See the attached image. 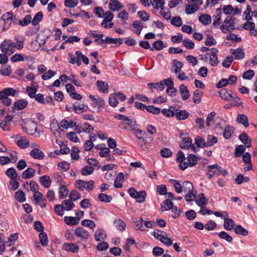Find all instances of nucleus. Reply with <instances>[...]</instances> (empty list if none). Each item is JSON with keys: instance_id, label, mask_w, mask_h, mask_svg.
Listing matches in <instances>:
<instances>
[{"instance_id": "a18cd8bd", "label": "nucleus", "mask_w": 257, "mask_h": 257, "mask_svg": "<svg viewBox=\"0 0 257 257\" xmlns=\"http://www.w3.org/2000/svg\"><path fill=\"white\" fill-rule=\"evenodd\" d=\"M113 224L116 228L121 231L124 230L125 229L126 226L124 222L120 219L114 220L113 221Z\"/></svg>"}, {"instance_id": "412c9836", "label": "nucleus", "mask_w": 257, "mask_h": 257, "mask_svg": "<svg viewBox=\"0 0 257 257\" xmlns=\"http://www.w3.org/2000/svg\"><path fill=\"white\" fill-rule=\"evenodd\" d=\"M65 222L69 225H75L79 223L80 217L65 216L64 218Z\"/></svg>"}, {"instance_id": "473e14b6", "label": "nucleus", "mask_w": 257, "mask_h": 257, "mask_svg": "<svg viewBox=\"0 0 257 257\" xmlns=\"http://www.w3.org/2000/svg\"><path fill=\"white\" fill-rule=\"evenodd\" d=\"M173 206V203L170 199L165 200L161 204V208L162 211H165L171 209Z\"/></svg>"}, {"instance_id": "f257e3e1", "label": "nucleus", "mask_w": 257, "mask_h": 257, "mask_svg": "<svg viewBox=\"0 0 257 257\" xmlns=\"http://www.w3.org/2000/svg\"><path fill=\"white\" fill-rule=\"evenodd\" d=\"M16 91L13 88H6L0 91V100L6 106H10L12 103V100L9 96H15Z\"/></svg>"}, {"instance_id": "37998d69", "label": "nucleus", "mask_w": 257, "mask_h": 257, "mask_svg": "<svg viewBox=\"0 0 257 257\" xmlns=\"http://www.w3.org/2000/svg\"><path fill=\"white\" fill-rule=\"evenodd\" d=\"M235 233L246 236L248 234V231L244 228L241 225H237L236 227L233 228Z\"/></svg>"}, {"instance_id": "2f4dec72", "label": "nucleus", "mask_w": 257, "mask_h": 257, "mask_svg": "<svg viewBox=\"0 0 257 257\" xmlns=\"http://www.w3.org/2000/svg\"><path fill=\"white\" fill-rule=\"evenodd\" d=\"M234 132V127L232 126H227L223 132V136L225 139H230Z\"/></svg>"}, {"instance_id": "c85d7f7f", "label": "nucleus", "mask_w": 257, "mask_h": 257, "mask_svg": "<svg viewBox=\"0 0 257 257\" xmlns=\"http://www.w3.org/2000/svg\"><path fill=\"white\" fill-rule=\"evenodd\" d=\"M147 85L148 88L151 90L155 88L158 89L160 91H163L165 88V86H163V82L161 81L160 82L149 83ZM151 91L153 92V91Z\"/></svg>"}, {"instance_id": "69168bd1", "label": "nucleus", "mask_w": 257, "mask_h": 257, "mask_svg": "<svg viewBox=\"0 0 257 257\" xmlns=\"http://www.w3.org/2000/svg\"><path fill=\"white\" fill-rule=\"evenodd\" d=\"M195 144L198 148L206 147L205 141L204 139L200 137H197L195 139Z\"/></svg>"}, {"instance_id": "4d7b16f0", "label": "nucleus", "mask_w": 257, "mask_h": 257, "mask_svg": "<svg viewBox=\"0 0 257 257\" xmlns=\"http://www.w3.org/2000/svg\"><path fill=\"white\" fill-rule=\"evenodd\" d=\"M61 186L59 190V198L60 199H64L67 196L68 190L66 186L63 185Z\"/></svg>"}, {"instance_id": "0e129e2a", "label": "nucleus", "mask_w": 257, "mask_h": 257, "mask_svg": "<svg viewBox=\"0 0 257 257\" xmlns=\"http://www.w3.org/2000/svg\"><path fill=\"white\" fill-rule=\"evenodd\" d=\"M245 151V147L244 146L240 145L236 146L235 149L234 156L236 157H239Z\"/></svg>"}, {"instance_id": "20e7f679", "label": "nucleus", "mask_w": 257, "mask_h": 257, "mask_svg": "<svg viewBox=\"0 0 257 257\" xmlns=\"http://www.w3.org/2000/svg\"><path fill=\"white\" fill-rule=\"evenodd\" d=\"M235 18L233 16H228L224 20L223 24L220 26V30L223 33H227L229 30H234Z\"/></svg>"}, {"instance_id": "6e6d98bb", "label": "nucleus", "mask_w": 257, "mask_h": 257, "mask_svg": "<svg viewBox=\"0 0 257 257\" xmlns=\"http://www.w3.org/2000/svg\"><path fill=\"white\" fill-rule=\"evenodd\" d=\"M62 205L63 208L67 211L71 210L74 206V204L72 201L68 199L64 200Z\"/></svg>"}, {"instance_id": "aec40b11", "label": "nucleus", "mask_w": 257, "mask_h": 257, "mask_svg": "<svg viewBox=\"0 0 257 257\" xmlns=\"http://www.w3.org/2000/svg\"><path fill=\"white\" fill-rule=\"evenodd\" d=\"M96 86L100 92L104 93H107L108 92V87L107 83L101 80H98L96 82Z\"/></svg>"}, {"instance_id": "423d86ee", "label": "nucleus", "mask_w": 257, "mask_h": 257, "mask_svg": "<svg viewBox=\"0 0 257 257\" xmlns=\"http://www.w3.org/2000/svg\"><path fill=\"white\" fill-rule=\"evenodd\" d=\"M222 119L218 116H215V113H209L206 118V124L207 126H209L212 124L216 125H220ZM217 126H216V127Z\"/></svg>"}, {"instance_id": "f8f14e48", "label": "nucleus", "mask_w": 257, "mask_h": 257, "mask_svg": "<svg viewBox=\"0 0 257 257\" xmlns=\"http://www.w3.org/2000/svg\"><path fill=\"white\" fill-rule=\"evenodd\" d=\"M31 156L35 159L42 160L44 157V153L39 148H35L30 153Z\"/></svg>"}, {"instance_id": "49530a36", "label": "nucleus", "mask_w": 257, "mask_h": 257, "mask_svg": "<svg viewBox=\"0 0 257 257\" xmlns=\"http://www.w3.org/2000/svg\"><path fill=\"white\" fill-rule=\"evenodd\" d=\"M203 93L199 90H196L193 95V101L195 103H199L201 101Z\"/></svg>"}, {"instance_id": "f03ea898", "label": "nucleus", "mask_w": 257, "mask_h": 257, "mask_svg": "<svg viewBox=\"0 0 257 257\" xmlns=\"http://www.w3.org/2000/svg\"><path fill=\"white\" fill-rule=\"evenodd\" d=\"M15 42L10 39H5L1 44L0 49L5 54L11 55L15 51Z\"/></svg>"}, {"instance_id": "bf43d9fd", "label": "nucleus", "mask_w": 257, "mask_h": 257, "mask_svg": "<svg viewBox=\"0 0 257 257\" xmlns=\"http://www.w3.org/2000/svg\"><path fill=\"white\" fill-rule=\"evenodd\" d=\"M108 103L112 107H115L118 103L117 97L114 93H111L109 95Z\"/></svg>"}, {"instance_id": "a211bd4d", "label": "nucleus", "mask_w": 257, "mask_h": 257, "mask_svg": "<svg viewBox=\"0 0 257 257\" xmlns=\"http://www.w3.org/2000/svg\"><path fill=\"white\" fill-rule=\"evenodd\" d=\"M132 26L135 29L133 32L137 35H140L142 30L143 29V25L141 21H135L132 23Z\"/></svg>"}, {"instance_id": "338daca9", "label": "nucleus", "mask_w": 257, "mask_h": 257, "mask_svg": "<svg viewBox=\"0 0 257 257\" xmlns=\"http://www.w3.org/2000/svg\"><path fill=\"white\" fill-rule=\"evenodd\" d=\"M254 72L253 70L249 69L245 71L242 75V77L244 79L250 80L254 76Z\"/></svg>"}, {"instance_id": "6ab92c4d", "label": "nucleus", "mask_w": 257, "mask_h": 257, "mask_svg": "<svg viewBox=\"0 0 257 257\" xmlns=\"http://www.w3.org/2000/svg\"><path fill=\"white\" fill-rule=\"evenodd\" d=\"M179 89L182 99L184 100L188 99L190 96V94L187 86L184 84H181L179 86Z\"/></svg>"}, {"instance_id": "6e6552de", "label": "nucleus", "mask_w": 257, "mask_h": 257, "mask_svg": "<svg viewBox=\"0 0 257 257\" xmlns=\"http://www.w3.org/2000/svg\"><path fill=\"white\" fill-rule=\"evenodd\" d=\"M223 214H224L223 227L226 230H231L234 228L235 223L231 218H228V215L226 211H224Z\"/></svg>"}, {"instance_id": "c756f323", "label": "nucleus", "mask_w": 257, "mask_h": 257, "mask_svg": "<svg viewBox=\"0 0 257 257\" xmlns=\"http://www.w3.org/2000/svg\"><path fill=\"white\" fill-rule=\"evenodd\" d=\"M166 117L176 116L178 120H184L188 118L189 113H163Z\"/></svg>"}, {"instance_id": "cd10ccee", "label": "nucleus", "mask_w": 257, "mask_h": 257, "mask_svg": "<svg viewBox=\"0 0 257 257\" xmlns=\"http://www.w3.org/2000/svg\"><path fill=\"white\" fill-rule=\"evenodd\" d=\"M199 21L204 25L205 26L208 25L211 22V17L208 14H202L199 17Z\"/></svg>"}, {"instance_id": "13d9d810", "label": "nucleus", "mask_w": 257, "mask_h": 257, "mask_svg": "<svg viewBox=\"0 0 257 257\" xmlns=\"http://www.w3.org/2000/svg\"><path fill=\"white\" fill-rule=\"evenodd\" d=\"M80 197V194L75 190H72L69 195L70 200L72 202L78 200Z\"/></svg>"}, {"instance_id": "c9c22d12", "label": "nucleus", "mask_w": 257, "mask_h": 257, "mask_svg": "<svg viewBox=\"0 0 257 257\" xmlns=\"http://www.w3.org/2000/svg\"><path fill=\"white\" fill-rule=\"evenodd\" d=\"M198 197V198L196 200L195 202L199 206H204L207 204L208 200L203 193L199 194Z\"/></svg>"}, {"instance_id": "9d476101", "label": "nucleus", "mask_w": 257, "mask_h": 257, "mask_svg": "<svg viewBox=\"0 0 257 257\" xmlns=\"http://www.w3.org/2000/svg\"><path fill=\"white\" fill-rule=\"evenodd\" d=\"M75 234L77 237L81 238L83 239H87L89 235L88 232L81 227H79L75 229Z\"/></svg>"}, {"instance_id": "dca6fc26", "label": "nucleus", "mask_w": 257, "mask_h": 257, "mask_svg": "<svg viewBox=\"0 0 257 257\" xmlns=\"http://www.w3.org/2000/svg\"><path fill=\"white\" fill-rule=\"evenodd\" d=\"M104 18L102 20V22L101 24V25L104 28H107V25L106 23L108 22H110L113 19L114 16L112 12L110 11H107L105 13Z\"/></svg>"}, {"instance_id": "603ef678", "label": "nucleus", "mask_w": 257, "mask_h": 257, "mask_svg": "<svg viewBox=\"0 0 257 257\" xmlns=\"http://www.w3.org/2000/svg\"><path fill=\"white\" fill-rule=\"evenodd\" d=\"M39 237L40 239V242L43 246H45L47 245L48 239L47 235L45 232H44V231L40 232L39 235Z\"/></svg>"}, {"instance_id": "e2e57ef3", "label": "nucleus", "mask_w": 257, "mask_h": 257, "mask_svg": "<svg viewBox=\"0 0 257 257\" xmlns=\"http://www.w3.org/2000/svg\"><path fill=\"white\" fill-rule=\"evenodd\" d=\"M218 235L220 238L224 239L228 242L232 241V237L225 231H222L220 232Z\"/></svg>"}, {"instance_id": "4c0bfd02", "label": "nucleus", "mask_w": 257, "mask_h": 257, "mask_svg": "<svg viewBox=\"0 0 257 257\" xmlns=\"http://www.w3.org/2000/svg\"><path fill=\"white\" fill-rule=\"evenodd\" d=\"M104 232L102 229L97 230L94 234L95 239L97 241L104 239L106 237V234Z\"/></svg>"}, {"instance_id": "4be33fe9", "label": "nucleus", "mask_w": 257, "mask_h": 257, "mask_svg": "<svg viewBox=\"0 0 257 257\" xmlns=\"http://www.w3.org/2000/svg\"><path fill=\"white\" fill-rule=\"evenodd\" d=\"M192 140L191 138L187 137L182 139L180 143V147L182 149L189 150L191 146Z\"/></svg>"}, {"instance_id": "5701e85b", "label": "nucleus", "mask_w": 257, "mask_h": 257, "mask_svg": "<svg viewBox=\"0 0 257 257\" xmlns=\"http://www.w3.org/2000/svg\"><path fill=\"white\" fill-rule=\"evenodd\" d=\"M108 7L112 11H118L122 8L121 4L117 0H110Z\"/></svg>"}, {"instance_id": "58836bf2", "label": "nucleus", "mask_w": 257, "mask_h": 257, "mask_svg": "<svg viewBox=\"0 0 257 257\" xmlns=\"http://www.w3.org/2000/svg\"><path fill=\"white\" fill-rule=\"evenodd\" d=\"M237 121L238 122L242 124L246 127L249 126L247 117L243 113L238 115Z\"/></svg>"}, {"instance_id": "ddd939ff", "label": "nucleus", "mask_w": 257, "mask_h": 257, "mask_svg": "<svg viewBox=\"0 0 257 257\" xmlns=\"http://www.w3.org/2000/svg\"><path fill=\"white\" fill-rule=\"evenodd\" d=\"M230 52L236 60H241L244 57V52L242 49L238 48L236 49H231Z\"/></svg>"}, {"instance_id": "3c124183", "label": "nucleus", "mask_w": 257, "mask_h": 257, "mask_svg": "<svg viewBox=\"0 0 257 257\" xmlns=\"http://www.w3.org/2000/svg\"><path fill=\"white\" fill-rule=\"evenodd\" d=\"M217 142V137L213 136L211 135H209L207 136V141L206 143V147L212 146L214 144Z\"/></svg>"}, {"instance_id": "c03bdc74", "label": "nucleus", "mask_w": 257, "mask_h": 257, "mask_svg": "<svg viewBox=\"0 0 257 257\" xmlns=\"http://www.w3.org/2000/svg\"><path fill=\"white\" fill-rule=\"evenodd\" d=\"M43 14L42 12H39L35 14L32 21V24L33 26L38 25L43 19Z\"/></svg>"}, {"instance_id": "f704fd0d", "label": "nucleus", "mask_w": 257, "mask_h": 257, "mask_svg": "<svg viewBox=\"0 0 257 257\" xmlns=\"http://www.w3.org/2000/svg\"><path fill=\"white\" fill-rule=\"evenodd\" d=\"M115 118L123 121L126 124L130 125L135 119L130 118L129 117L120 113L115 115Z\"/></svg>"}, {"instance_id": "7c9ffc66", "label": "nucleus", "mask_w": 257, "mask_h": 257, "mask_svg": "<svg viewBox=\"0 0 257 257\" xmlns=\"http://www.w3.org/2000/svg\"><path fill=\"white\" fill-rule=\"evenodd\" d=\"M124 180V175L122 173L120 172L116 177L114 182V186L116 188H120L122 185L121 182Z\"/></svg>"}, {"instance_id": "393cba45", "label": "nucleus", "mask_w": 257, "mask_h": 257, "mask_svg": "<svg viewBox=\"0 0 257 257\" xmlns=\"http://www.w3.org/2000/svg\"><path fill=\"white\" fill-rule=\"evenodd\" d=\"M167 47V44H164L163 42L161 40H157L155 41L152 44V47L150 48L151 51H153L154 49L156 50H161L164 48Z\"/></svg>"}, {"instance_id": "8fccbe9b", "label": "nucleus", "mask_w": 257, "mask_h": 257, "mask_svg": "<svg viewBox=\"0 0 257 257\" xmlns=\"http://www.w3.org/2000/svg\"><path fill=\"white\" fill-rule=\"evenodd\" d=\"M81 224L84 227H89L91 229H93L96 226V224L92 220L84 219L81 221Z\"/></svg>"}, {"instance_id": "a19ab883", "label": "nucleus", "mask_w": 257, "mask_h": 257, "mask_svg": "<svg viewBox=\"0 0 257 257\" xmlns=\"http://www.w3.org/2000/svg\"><path fill=\"white\" fill-rule=\"evenodd\" d=\"M169 181L174 186L177 193H180L182 192V184H181L179 181L171 179Z\"/></svg>"}, {"instance_id": "a878e982", "label": "nucleus", "mask_w": 257, "mask_h": 257, "mask_svg": "<svg viewBox=\"0 0 257 257\" xmlns=\"http://www.w3.org/2000/svg\"><path fill=\"white\" fill-rule=\"evenodd\" d=\"M39 181L42 185H43L46 188H49L51 184L50 178L49 176L47 175H43L40 177Z\"/></svg>"}, {"instance_id": "de8ad7c7", "label": "nucleus", "mask_w": 257, "mask_h": 257, "mask_svg": "<svg viewBox=\"0 0 257 257\" xmlns=\"http://www.w3.org/2000/svg\"><path fill=\"white\" fill-rule=\"evenodd\" d=\"M15 197L16 199L20 202H23L26 201V198L24 192L22 190H18L15 193Z\"/></svg>"}, {"instance_id": "e433bc0d", "label": "nucleus", "mask_w": 257, "mask_h": 257, "mask_svg": "<svg viewBox=\"0 0 257 257\" xmlns=\"http://www.w3.org/2000/svg\"><path fill=\"white\" fill-rule=\"evenodd\" d=\"M193 186L191 182L185 181L182 182V191L185 193L193 192Z\"/></svg>"}, {"instance_id": "680f3d73", "label": "nucleus", "mask_w": 257, "mask_h": 257, "mask_svg": "<svg viewBox=\"0 0 257 257\" xmlns=\"http://www.w3.org/2000/svg\"><path fill=\"white\" fill-rule=\"evenodd\" d=\"M94 172V168L91 166H86L81 169V173L83 176H87L92 174Z\"/></svg>"}, {"instance_id": "72a5a7b5", "label": "nucleus", "mask_w": 257, "mask_h": 257, "mask_svg": "<svg viewBox=\"0 0 257 257\" xmlns=\"http://www.w3.org/2000/svg\"><path fill=\"white\" fill-rule=\"evenodd\" d=\"M14 40L16 41L15 42L16 49L19 50H22L24 48V38L19 36H16L14 37Z\"/></svg>"}, {"instance_id": "774afa93", "label": "nucleus", "mask_w": 257, "mask_h": 257, "mask_svg": "<svg viewBox=\"0 0 257 257\" xmlns=\"http://www.w3.org/2000/svg\"><path fill=\"white\" fill-rule=\"evenodd\" d=\"M87 184V181L79 179L76 182V187L80 191H83Z\"/></svg>"}, {"instance_id": "bb28decb", "label": "nucleus", "mask_w": 257, "mask_h": 257, "mask_svg": "<svg viewBox=\"0 0 257 257\" xmlns=\"http://www.w3.org/2000/svg\"><path fill=\"white\" fill-rule=\"evenodd\" d=\"M36 171L32 168H28L23 172L22 177L24 179H30L35 175Z\"/></svg>"}, {"instance_id": "79ce46f5", "label": "nucleus", "mask_w": 257, "mask_h": 257, "mask_svg": "<svg viewBox=\"0 0 257 257\" xmlns=\"http://www.w3.org/2000/svg\"><path fill=\"white\" fill-rule=\"evenodd\" d=\"M105 43L108 44H117L118 46L122 44V40L121 38H112L109 36L105 38Z\"/></svg>"}, {"instance_id": "052dcab7", "label": "nucleus", "mask_w": 257, "mask_h": 257, "mask_svg": "<svg viewBox=\"0 0 257 257\" xmlns=\"http://www.w3.org/2000/svg\"><path fill=\"white\" fill-rule=\"evenodd\" d=\"M183 46L186 49H193L194 48L195 44L190 39L185 38L183 40Z\"/></svg>"}, {"instance_id": "b1692460", "label": "nucleus", "mask_w": 257, "mask_h": 257, "mask_svg": "<svg viewBox=\"0 0 257 257\" xmlns=\"http://www.w3.org/2000/svg\"><path fill=\"white\" fill-rule=\"evenodd\" d=\"M216 169L218 172V173L223 175V176H226L227 174V171L222 169L220 166H219L217 164H214L212 165H209L207 167V170H208V172H211V169Z\"/></svg>"}, {"instance_id": "39448f33", "label": "nucleus", "mask_w": 257, "mask_h": 257, "mask_svg": "<svg viewBox=\"0 0 257 257\" xmlns=\"http://www.w3.org/2000/svg\"><path fill=\"white\" fill-rule=\"evenodd\" d=\"M187 162H185V163H183V165H179V168L181 170H185L186 169H187L188 167H193L198 162V159L197 157L193 154H189L188 155L187 157Z\"/></svg>"}, {"instance_id": "2eb2a0df", "label": "nucleus", "mask_w": 257, "mask_h": 257, "mask_svg": "<svg viewBox=\"0 0 257 257\" xmlns=\"http://www.w3.org/2000/svg\"><path fill=\"white\" fill-rule=\"evenodd\" d=\"M238 139L246 147L249 148L251 146V140L246 133L240 134Z\"/></svg>"}, {"instance_id": "f3484780", "label": "nucleus", "mask_w": 257, "mask_h": 257, "mask_svg": "<svg viewBox=\"0 0 257 257\" xmlns=\"http://www.w3.org/2000/svg\"><path fill=\"white\" fill-rule=\"evenodd\" d=\"M35 84H37L36 82H33L32 83V85L34 86H27L26 87V90L28 92V95L30 98H34L35 96L37 95L36 92L38 90V86L35 85Z\"/></svg>"}, {"instance_id": "864d4df0", "label": "nucleus", "mask_w": 257, "mask_h": 257, "mask_svg": "<svg viewBox=\"0 0 257 257\" xmlns=\"http://www.w3.org/2000/svg\"><path fill=\"white\" fill-rule=\"evenodd\" d=\"M32 17L30 15H27L25 17L19 21V24L23 27L28 26L31 22Z\"/></svg>"}, {"instance_id": "9b49d317", "label": "nucleus", "mask_w": 257, "mask_h": 257, "mask_svg": "<svg viewBox=\"0 0 257 257\" xmlns=\"http://www.w3.org/2000/svg\"><path fill=\"white\" fill-rule=\"evenodd\" d=\"M63 248L67 251H70L73 253H76L79 249V246L74 243H64L63 245Z\"/></svg>"}, {"instance_id": "4468645a", "label": "nucleus", "mask_w": 257, "mask_h": 257, "mask_svg": "<svg viewBox=\"0 0 257 257\" xmlns=\"http://www.w3.org/2000/svg\"><path fill=\"white\" fill-rule=\"evenodd\" d=\"M220 97L223 100H229L231 99L232 97L233 93L232 91L231 90L223 88L221 89L219 92Z\"/></svg>"}, {"instance_id": "0eeeda50", "label": "nucleus", "mask_w": 257, "mask_h": 257, "mask_svg": "<svg viewBox=\"0 0 257 257\" xmlns=\"http://www.w3.org/2000/svg\"><path fill=\"white\" fill-rule=\"evenodd\" d=\"M13 117L11 115H7L4 119L0 120V127L5 131L10 130V126Z\"/></svg>"}, {"instance_id": "ea45409f", "label": "nucleus", "mask_w": 257, "mask_h": 257, "mask_svg": "<svg viewBox=\"0 0 257 257\" xmlns=\"http://www.w3.org/2000/svg\"><path fill=\"white\" fill-rule=\"evenodd\" d=\"M199 10V7L197 5H188L186 7L185 13L187 15H190L194 13Z\"/></svg>"}, {"instance_id": "5fc2aeb1", "label": "nucleus", "mask_w": 257, "mask_h": 257, "mask_svg": "<svg viewBox=\"0 0 257 257\" xmlns=\"http://www.w3.org/2000/svg\"><path fill=\"white\" fill-rule=\"evenodd\" d=\"M6 174L11 179L17 178L18 173L13 167L8 169L6 171Z\"/></svg>"}, {"instance_id": "7ed1b4c3", "label": "nucleus", "mask_w": 257, "mask_h": 257, "mask_svg": "<svg viewBox=\"0 0 257 257\" xmlns=\"http://www.w3.org/2000/svg\"><path fill=\"white\" fill-rule=\"evenodd\" d=\"M128 193L131 197L135 199L139 203L144 202L147 195L145 191L142 190L138 192L134 187H130L128 189Z\"/></svg>"}, {"instance_id": "09e8293b", "label": "nucleus", "mask_w": 257, "mask_h": 257, "mask_svg": "<svg viewBox=\"0 0 257 257\" xmlns=\"http://www.w3.org/2000/svg\"><path fill=\"white\" fill-rule=\"evenodd\" d=\"M98 199L101 202L104 203H109L111 202V201L112 199V198L110 195H107L103 193H100L98 195Z\"/></svg>"}, {"instance_id": "1a4fd4ad", "label": "nucleus", "mask_w": 257, "mask_h": 257, "mask_svg": "<svg viewBox=\"0 0 257 257\" xmlns=\"http://www.w3.org/2000/svg\"><path fill=\"white\" fill-rule=\"evenodd\" d=\"M28 101L24 99H20L17 100L14 104L13 110H20L25 108L28 105Z\"/></svg>"}]
</instances>
